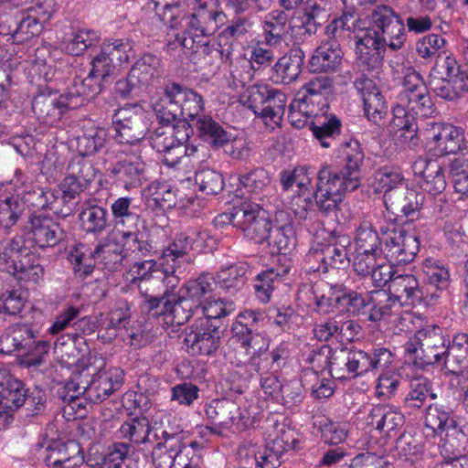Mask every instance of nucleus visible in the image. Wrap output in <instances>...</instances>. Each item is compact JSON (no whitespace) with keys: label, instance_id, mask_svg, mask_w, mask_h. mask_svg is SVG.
I'll return each mask as SVG.
<instances>
[{"label":"nucleus","instance_id":"f257e3e1","mask_svg":"<svg viewBox=\"0 0 468 468\" xmlns=\"http://www.w3.org/2000/svg\"><path fill=\"white\" fill-rule=\"evenodd\" d=\"M339 154L343 161L341 168L324 166L317 174L315 190L313 194L318 210L325 216L347 208L344 202L346 192H353L360 186L361 168L365 154L357 141L351 140L340 145Z\"/></svg>","mask_w":468,"mask_h":468},{"label":"nucleus","instance_id":"f03ea898","mask_svg":"<svg viewBox=\"0 0 468 468\" xmlns=\"http://www.w3.org/2000/svg\"><path fill=\"white\" fill-rule=\"evenodd\" d=\"M369 21L371 27L356 37L357 65L364 71L378 69L386 48L397 51L406 41L405 24L390 6L377 5L369 15Z\"/></svg>","mask_w":468,"mask_h":468},{"label":"nucleus","instance_id":"7ed1b4c3","mask_svg":"<svg viewBox=\"0 0 468 468\" xmlns=\"http://www.w3.org/2000/svg\"><path fill=\"white\" fill-rule=\"evenodd\" d=\"M153 109L162 123L176 120L196 122L202 115L204 100L194 90L173 82L166 85L163 96L153 102Z\"/></svg>","mask_w":468,"mask_h":468},{"label":"nucleus","instance_id":"20e7f679","mask_svg":"<svg viewBox=\"0 0 468 468\" xmlns=\"http://www.w3.org/2000/svg\"><path fill=\"white\" fill-rule=\"evenodd\" d=\"M448 346V335L439 325H426L419 330L414 339H410L403 346L405 359L420 369L428 366L443 364Z\"/></svg>","mask_w":468,"mask_h":468},{"label":"nucleus","instance_id":"39448f33","mask_svg":"<svg viewBox=\"0 0 468 468\" xmlns=\"http://www.w3.org/2000/svg\"><path fill=\"white\" fill-rule=\"evenodd\" d=\"M148 8L155 11L160 19L164 23L169 24L171 28H177L184 19H188L183 34H177L175 42L167 45L169 49H172L176 44L191 49L194 48L197 42L196 37L211 36V34L205 33V30H202L205 27L204 24L199 21L198 15L194 13L188 17L179 1L152 0L148 4Z\"/></svg>","mask_w":468,"mask_h":468},{"label":"nucleus","instance_id":"423d86ee","mask_svg":"<svg viewBox=\"0 0 468 468\" xmlns=\"http://www.w3.org/2000/svg\"><path fill=\"white\" fill-rule=\"evenodd\" d=\"M176 253H169V250L165 248L160 256V267L150 280L140 286V294L148 301V295H155L164 301L167 298L177 296L174 293V289L178 285L180 278L185 274L187 265L189 264L184 259L177 257Z\"/></svg>","mask_w":468,"mask_h":468},{"label":"nucleus","instance_id":"0eeeda50","mask_svg":"<svg viewBox=\"0 0 468 468\" xmlns=\"http://www.w3.org/2000/svg\"><path fill=\"white\" fill-rule=\"evenodd\" d=\"M85 103V100L72 85L61 95L49 89L39 91L34 97L31 108L39 122L53 125L65 112L78 109Z\"/></svg>","mask_w":468,"mask_h":468},{"label":"nucleus","instance_id":"6e6552de","mask_svg":"<svg viewBox=\"0 0 468 468\" xmlns=\"http://www.w3.org/2000/svg\"><path fill=\"white\" fill-rule=\"evenodd\" d=\"M401 87L397 96V105L406 107L410 112L420 118L432 116L436 110L429 89L420 72L412 67L407 68Z\"/></svg>","mask_w":468,"mask_h":468},{"label":"nucleus","instance_id":"1a4fd4ad","mask_svg":"<svg viewBox=\"0 0 468 468\" xmlns=\"http://www.w3.org/2000/svg\"><path fill=\"white\" fill-rule=\"evenodd\" d=\"M334 91V81L327 76H319L308 80L297 93L290 109L297 108L306 116H318L327 112Z\"/></svg>","mask_w":468,"mask_h":468},{"label":"nucleus","instance_id":"9d476101","mask_svg":"<svg viewBox=\"0 0 468 468\" xmlns=\"http://www.w3.org/2000/svg\"><path fill=\"white\" fill-rule=\"evenodd\" d=\"M380 231L384 236L382 255L388 263L401 265L414 260L420 249L419 239L414 233L394 224L382 226Z\"/></svg>","mask_w":468,"mask_h":468},{"label":"nucleus","instance_id":"9b49d317","mask_svg":"<svg viewBox=\"0 0 468 468\" xmlns=\"http://www.w3.org/2000/svg\"><path fill=\"white\" fill-rule=\"evenodd\" d=\"M150 299L144 301L142 309L148 316H162L166 324L179 326L186 324L198 311L197 304L183 293L161 301L155 295H148Z\"/></svg>","mask_w":468,"mask_h":468},{"label":"nucleus","instance_id":"f8f14e48","mask_svg":"<svg viewBox=\"0 0 468 468\" xmlns=\"http://www.w3.org/2000/svg\"><path fill=\"white\" fill-rule=\"evenodd\" d=\"M423 133L431 150L437 155L457 154L465 148L464 131L461 127L431 121L426 122Z\"/></svg>","mask_w":468,"mask_h":468},{"label":"nucleus","instance_id":"ddd939ff","mask_svg":"<svg viewBox=\"0 0 468 468\" xmlns=\"http://www.w3.org/2000/svg\"><path fill=\"white\" fill-rule=\"evenodd\" d=\"M154 129L150 134V143L158 153L172 149L176 156L164 155L163 163L168 167H175L183 158V144L189 138L188 130L190 124L185 122L182 125L170 126L164 123Z\"/></svg>","mask_w":468,"mask_h":468},{"label":"nucleus","instance_id":"4468645a","mask_svg":"<svg viewBox=\"0 0 468 468\" xmlns=\"http://www.w3.org/2000/svg\"><path fill=\"white\" fill-rule=\"evenodd\" d=\"M239 231L248 240L263 244L271 235L272 221L267 211L256 203H244L242 215L237 218Z\"/></svg>","mask_w":468,"mask_h":468},{"label":"nucleus","instance_id":"2eb2a0df","mask_svg":"<svg viewBox=\"0 0 468 468\" xmlns=\"http://www.w3.org/2000/svg\"><path fill=\"white\" fill-rule=\"evenodd\" d=\"M91 69L84 79L76 78L73 85L79 90L85 101L89 98L99 94L102 90V84L115 74L117 66L111 58L103 54L102 48L95 56L91 62Z\"/></svg>","mask_w":468,"mask_h":468},{"label":"nucleus","instance_id":"dca6fc26","mask_svg":"<svg viewBox=\"0 0 468 468\" xmlns=\"http://www.w3.org/2000/svg\"><path fill=\"white\" fill-rule=\"evenodd\" d=\"M114 139L119 144H134L144 138L147 124L141 113L132 108H121L112 116Z\"/></svg>","mask_w":468,"mask_h":468},{"label":"nucleus","instance_id":"f3484780","mask_svg":"<svg viewBox=\"0 0 468 468\" xmlns=\"http://www.w3.org/2000/svg\"><path fill=\"white\" fill-rule=\"evenodd\" d=\"M104 168L108 176L126 190L139 187L146 181V165L139 156L118 159L114 163L105 164Z\"/></svg>","mask_w":468,"mask_h":468},{"label":"nucleus","instance_id":"a211bd4d","mask_svg":"<svg viewBox=\"0 0 468 468\" xmlns=\"http://www.w3.org/2000/svg\"><path fill=\"white\" fill-rule=\"evenodd\" d=\"M269 340L264 336H256L252 344L239 346L235 349L232 363L236 367H250V369L262 375L272 372L268 356Z\"/></svg>","mask_w":468,"mask_h":468},{"label":"nucleus","instance_id":"6ab92c4d","mask_svg":"<svg viewBox=\"0 0 468 468\" xmlns=\"http://www.w3.org/2000/svg\"><path fill=\"white\" fill-rule=\"evenodd\" d=\"M29 239L39 248L54 247L64 239V231L50 216L33 213L26 225Z\"/></svg>","mask_w":468,"mask_h":468},{"label":"nucleus","instance_id":"aec40b11","mask_svg":"<svg viewBox=\"0 0 468 468\" xmlns=\"http://www.w3.org/2000/svg\"><path fill=\"white\" fill-rule=\"evenodd\" d=\"M426 195L407 187H400L386 197V208L395 216L413 220L422 211L424 214Z\"/></svg>","mask_w":468,"mask_h":468},{"label":"nucleus","instance_id":"412c9836","mask_svg":"<svg viewBox=\"0 0 468 468\" xmlns=\"http://www.w3.org/2000/svg\"><path fill=\"white\" fill-rule=\"evenodd\" d=\"M351 378H355L370 371L388 367L392 363L393 355L386 347L373 348L370 353L356 348H348Z\"/></svg>","mask_w":468,"mask_h":468},{"label":"nucleus","instance_id":"4be33fe9","mask_svg":"<svg viewBox=\"0 0 468 468\" xmlns=\"http://www.w3.org/2000/svg\"><path fill=\"white\" fill-rule=\"evenodd\" d=\"M124 372L120 367L100 369L86 384V400L99 403L106 399L123 384Z\"/></svg>","mask_w":468,"mask_h":468},{"label":"nucleus","instance_id":"5701e85b","mask_svg":"<svg viewBox=\"0 0 468 468\" xmlns=\"http://www.w3.org/2000/svg\"><path fill=\"white\" fill-rule=\"evenodd\" d=\"M354 86L363 101L365 115L378 124L388 114V104L378 87L364 75L356 79Z\"/></svg>","mask_w":468,"mask_h":468},{"label":"nucleus","instance_id":"b1692460","mask_svg":"<svg viewBox=\"0 0 468 468\" xmlns=\"http://www.w3.org/2000/svg\"><path fill=\"white\" fill-rule=\"evenodd\" d=\"M216 239L207 229H189L179 233L166 248L169 253H176L177 257L190 263V250H212L216 247Z\"/></svg>","mask_w":468,"mask_h":468},{"label":"nucleus","instance_id":"393cba45","mask_svg":"<svg viewBox=\"0 0 468 468\" xmlns=\"http://www.w3.org/2000/svg\"><path fill=\"white\" fill-rule=\"evenodd\" d=\"M350 244L349 236L333 230L329 235L328 243L322 248L320 252H315L316 259L321 261L325 270L328 267L346 268L349 264L347 248Z\"/></svg>","mask_w":468,"mask_h":468},{"label":"nucleus","instance_id":"a878e982","mask_svg":"<svg viewBox=\"0 0 468 468\" xmlns=\"http://www.w3.org/2000/svg\"><path fill=\"white\" fill-rule=\"evenodd\" d=\"M185 343L193 354L208 356L215 353L220 345L218 326L207 322L194 324L185 337Z\"/></svg>","mask_w":468,"mask_h":468},{"label":"nucleus","instance_id":"bb28decb","mask_svg":"<svg viewBox=\"0 0 468 468\" xmlns=\"http://www.w3.org/2000/svg\"><path fill=\"white\" fill-rule=\"evenodd\" d=\"M388 292L401 305L420 303L428 297L418 279L410 273L396 275L390 281Z\"/></svg>","mask_w":468,"mask_h":468},{"label":"nucleus","instance_id":"cd10ccee","mask_svg":"<svg viewBox=\"0 0 468 468\" xmlns=\"http://www.w3.org/2000/svg\"><path fill=\"white\" fill-rule=\"evenodd\" d=\"M205 415L216 427L229 428L241 419L240 408L229 399H217L205 405Z\"/></svg>","mask_w":468,"mask_h":468},{"label":"nucleus","instance_id":"c85d7f7f","mask_svg":"<svg viewBox=\"0 0 468 468\" xmlns=\"http://www.w3.org/2000/svg\"><path fill=\"white\" fill-rule=\"evenodd\" d=\"M413 169L422 177L421 187L428 195L444 192L447 185L444 169L436 161L420 158L414 163Z\"/></svg>","mask_w":468,"mask_h":468},{"label":"nucleus","instance_id":"c756f323","mask_svg":"<svg viewBox=\"0 0 468 468\" xmlns=\"http://www.w3.org/2000/svg\"><path fill=\"white\" fill-rule=\"evenodd\" d=\"M304 58L305 53L302 48H291L273 67L275 81L283 84L294 82L303 70Z\"/></svg>","mask_w":468,"mask_h":468},{"label":"nucleus","instance_id":"7c9ffc66","mask_svg":"<svg viewBox=\"0 0 468 468\" xmlns=\"http://www.w3.org/2000/svg\"><path fill=\"white\" fill-rule=\"evenodd\" d=\"M33 328L28 324H14L0 335V354L25 353L32 343Z\"/></svg>","mask_w":468,"mask_h":468},{"label":"nucleus","instance_id":"2f4dec72","mask_svg":"<svg viewBox=\"0 0 468 468\" xmlns=\"http://www.w3.org/2000/svg\"><path fill=\"white\" fill-rule=\"evenodd\" d=\"M447 348L445 371L459 376L468 367V333H457L452 340L448 338Z\"/></svg>","mask_w":468,"mask_h":468},{"label":"nucleus","instance_id":"473e14b6","mask_svg":"<svg viewBox=\"0 0 468 468\" xmlns=\"http://www.w3.org/2000/svg\"><path fill=\"white\" fill-rule=\"evenodd\" d=\"M8 271L20 282H38L43 278L44 269L40 258L33 251L14 256L12 261H7Z\"/></svg>","mask_w":468,"mask_h":468},{"label":"nucleus","instance_id":"72a5a7b5","mask_svg":"<svg viewBox=\"0 0 468 468\" xmlns=\"http://www.w3.org/2000/svg\"><path fill=\"white\" fill-rule=\"evenodd\" d=\"M367 423L380 432L389 435L403 426L404 415L389 406L376 405L370 410Z\"/></svg>","mask_w":468,"mask_h":468},{"label":"nucleus","instance_id":"f704fd0d","mask_svg":"<svg viewBox=\"0 0 468 468\" xmlns=\"http://www.w3.org/2000/svg\"><path fill=\"white\" fill-rule=\"evenodd\" d=\"M193 125L198 137L214 148L223 147L230 141L231 134L209 115L197 117Z\"/></svg>","mask_w":468,"mask_h":468},{"label":"nucleus","instance_id":"c9c22d12","mask_svg":"<svg viewBox=\"0 0 468 468\" xmlns=\"http://www.w3.org/2000/svg\"><path fill=\"white\" fill-rule=\"evenodd\" d=\"M310 129L321 146L329 148L335 144V138L341 133V121L335 114L321 113L314 116Z\"/></svg>","mask_w":468,"mask_h":468},{"label":"nucleus","instance_id":"e433bc0d","mask_svg":"<svg viewBox=\"0 0 468 468\" xmlns=\"http://www.w3.org/2000/svg\"><path fill=\"white\" fill-rule=\"evenodd\" d=\"M134 199L130 197H121L113 200L111 212L116 230L131 229L132 226L141 225L142 217L139 208L133 205Z\"/></svg>","mask_w":468,"mask_h":468},{"label":"nucleus","instance_id":"4c0bfd02","mask_svg":"<svg viewBox=\"0 0 468 468\" xmlns=\"http://www.w3.org/2000/svg\"><path fill=\"white\" fill-rule=\"evenodd\" d=\"M249 265L239 262L220 269L214 279L216 285L229 293L240 291L248 281Z\"/></svg>","mask_w":468,"mask_h":468},{"label":"nucleus","instance_id":"58836bf2","mask_svg":"<svg viewBox=\"0 0 468 468\" xmlns=\"http://www.w3.org/2000/svg\"><path fill=\"white\" fill-rule=\"evenodd\" d=\"M269 98L265 101L261 121L266 130L273 131L282 121L287 103V95L280 90L270 88Z\"/></svg>","mask_w":468,"mask_h":468},{"label":"nucleus","instance_id":"ea45409f","mask_svg":"<svg viewBox=\"0 0 468 468\" xmlns=\"http://www.w3.org/2000/svg\"><path fill=\"white\" fill-rule=\"evenodd\" d=\"M299 442L297 431L285 423L276 422L268 432L266 443L269 451L283 454L294 450Z\"/></svg>","mask_w":468,"mask_h":468},{"label":"nucleus","instance_id":"a19ab883","mask_svg":"<svg viewBox=\"0 0 468 468\" xmlns=\"http://www.w3.org/2000/svg\"><path fill=\"white\" fill-rule=\"evenodd\" d=\"M147 192V207L154 211H166L174 208L177 204V192L165 182H152Z\"/></svg>","mask_w":468,"mask_h":468},{"label":"nucleus","instance_id":"79ce46f5","mask_svg":"<svg viewBox=\"0 0 468 468\" xmlns=\"http://www.w3.org/2000/svg\"><path fill=\"white\" fill-rule=\"evenodd\" d=\"M239 182L246 193L260 199L267 197L272 191L271 179L262 167H258L240 175Z\"/></svg>","mask_w":468,"mask_h":468},{"label":"nucleus","instance_id":"37998d69","mask_svg":"<svg viewBox=\"0 0 468 468\" xmlns=\"http://www.w3.org/2000/svg\"><path fill=\"white\" fill-rule=\"evenodd\" d=\"M342 56L340 48L322 41L310 59V67L315 72L335 71L341 64Z\"/></svg>","mask_w":468,"mask_h":468},{"label":"nucleus","instance_id":"c03bdc74","mask_svg":"<svg viewBox=\"0 0 468 468\" xmlns=\"http://www.w3.org/2000/svg\"><path fill=\"white\" fill-rule=\"evenodd\" d=\"M59 186L62 192L60 198L62 205H59V208L55 209L57 210V215L58 217L67 218L76 210L79 204L77 198L84 190H86L88 186L67 175V176L61 181Z\"/></svg>","mask_w":468,"mask_h":468},{"label":"nucleus","instance_id":"a18cd8bd","mask_svg":"<svg viewBox=\"0 0 468 468\" xmlns=\"http://www.w3.org/2000/svg\"><path fill=\"white\" fill-rule=\"evenodd\" d=\"M425 425L438 434L456 427L453 410L441 403L430 405L425 412Z\"/></svg>","mask_w":468,"mask_h":468},{"label":"nucleus","instance_id":"49530a36","mask_svg":"<svg viewBox=\"0 0 468 468\" xmlns=\"http://www.w3.org/2000/svg\"><path fill=\"white\" fill-rule=\"evenodd\" d=\"M25 385L14 378H6L0 382V409L15 410L22 407L26 401Z\"/></svg>","mask_w":468,"mask_h":468},{"label":"nucleus","instance_id":"de8ad7c7","mask_svg":"<svg viewBox=\"0 0 468 468\" xmlns=\"http://www.w3.org/2000/svg\"><path fill=\"white\" fill-rule=\"evenodd\" d=\"M356 19L348 13L334 18L324 28V38L322 40L332 46L340 48L341 44L350 38L356 27Z\"/></svg>","mask_w":468,"mask_h":468},{"label":"nucleus","instance_id":"09e8293b","mask_svg":"<svg viewBox=\"0 0 468 468\" xmlns=\"http://www.w3.org/2000/svg\"><path fill=\"white\" fill-rule=\"evenodd\" d=\"M159 58L152 54H145L131 68L129 73L143 90H146L155 79L160 77Z\"/></svg>","mask_w":468,"mask_h":468},{"label":"nucleus","instance_id":"8fccbe9b","mask_svg":"<svg viewBox=\"0 0 468 468\" xmlns=\"http://www.w3.org/2000/svg\"><path fill=\"white\" fill-rule=\"evenodd\" d=\"M152 431L150 421L144 416L130 418L119 429L121 437L134 444H144L153 441L151 439Z\"/></svg>","mask_w":468,"mask_h":468},{"label":"nucleus","instance_id":"3c124183","mask_svg":"<svg viewBox=\"0 0 468 468\" xmlns=\"http://www.w3.org/2000/svg\"><path fill=\"white\" fill-rule=\"evenodd\" d=\"M393 126L398 128L397 133L399 132V137L402 143H409L410 145L417 144L418 123L416 122V115L410 112L406 107L396 105L393 108Z\"/></svg>","mask_w":468,"mask_h":468},{"label":"nucleus","instance_id":"603ef678","mask_svg":"<svg viewBox=\"0 0 468 468\" xmlns=\"http://www.w3.org/2000/svg\"><path fill=\"white\" fill-rule=\"evenodd\" d=\"M23 203L36 209H49L57 215L55 208H59L58 196L54 190L39 186H31L23 191Z\"/></svg>","mask_w":468,"mask_h":468},{"label":"nucleus","instance_id":"864d4df0","mask_svg":"<svg viewBox=\"0 0 468 468\" xmlns=\"http://www.w3.org/2000/svg\"><path fill=\"white\" fill-rule=\"evenodd\" d=\"M288 15L281 10H274L265 17L263 31L265 44L269 47H277L282 43L287 33Z\"/></svg>","mask_w":468,"mask_h":468},{"label":"nucleus","instance_id":"5fc2aeb1","mask_svg":"<svg viewBox=\"0 0 468 468\" xmlns=\"http://www.w3.org/2000/svg\"><path fill=\"white\" fill-rule=\"evenodd\" d=\"M107 131L99 126H85L77 139V150L81 156L92 155L101 151L106 143Z\"/></svg>","mask_w":468,"mask_h":468},{"label":"nucleus","instance_id":"6e6d98bb","mask_svg":"<svg viewBox=\"0 0 468 468\" xmlns=\"http://www.w3.org/2000/svg\"><path fill=\"white\" fill-rule=\"evenodd\" d=\"M368 305H371L368 320L379 322L389 317L396 306V299L388 291L373 290L368 294Z\"/></svg>","mask_w":468,"mask_h":468},{"label":"nucleus","instance_id":"4d7b16f0","mask_svg":"<svg viewBox=\"0 0 468 468\" xmlns=\"http://www.w3.org/2000/svg\"><path fill=\"white\" fill-rule=\"evenodd\" d=\"M88 206L80 213V227L83 231L90 234H101L108 227V211L106 208L92 205Z\"/></svg>","mask_w":468,"mask_h":468},{"label":"nucleus","instance_id":"13d9d810","mask_svg":"<svg viewBox=\"0 0 468 468\" xmlns=\"http://www.w3.org/2000/svg\"><path fill=\"white\" fill-rule=\"evenodd\" d=\"M90 255L94 261H100L104 264L109 271H116L121 270L123 261L126 259L122 249L110 242V239H105L99 243Z\"/></svg>","mask_w":468,"mask_h":468},{"label":"nucleus","instance_id":"bf43d9fd","mask_svg":"<svg viewBox=\"0 0 468 468\" xmlns=\"http://www.w3.org/2000/svg\"><path fill=\"white\" fill-rule=\"evenodd\" d=\"M350 468H394L388 458V450L384 447L376 448L369 443L367 452L356 455L350 463Z\"/></svg>","mask_w":468,"mask_h":468},{"label":"nucleus","instance_id":"052dcab7","mask_svg":"<svg viewBox=\"0 0 468 468\" xmlns=\"http://www.w3.org/2000/svg\"><path fill=\"white\" fill-rule=\"evenodd\" d=\"M404 177L400 170L393 166H383L374 175L373 187L376 192L384 193V203L388 194L405 187L403 185Z\"/></svg>","mask_w":468,"mask_h":468},{"label":"nucleus","instance_id":"680f3d73","mask_svg":"<svg viewBox=\"0 0 468 468\" xmlns=\"http://www.w3.org/2000/svg\"><path fill=\"white\" fill-rule=\"evenodd\" d=\"M139 227L140 225H135L131 229L124 228L117 230L122 238L121 249L125 258L128 257L129 252L145 256L151 250V245L144 239V234Z\"/></svg>","mask_w":468,"mask_h":468},{"label":"nucleus","instance_id":"e2e57ef3","mask_svg":"<svg viewBox=\"0 0 468 468\" xmlns=\"http://www.w3.org/2000/svg\"><path fill=\"white\" fill-rule=\"evenodd\" d=\"M444 432V438L440 444V452L442 459L455 460L461 459V457H468L465 454L467 439L462 430L456 426Z\"/></svg>","mask_w":468,"mask_h":468},{"label":"nucleus","instance_id":"0e129e2a","mask_svg":"<svg viewBox=\"0 0 468 468\" xmlns=\"http://www.w3.org/2000/svg\"><path fill=\"white\" fill-rule=\"evenodd\" d=\"M216 286L214 276L210 274H201L195 280L186 282L181 289L186 298L193 303H197V308L199 310L200 305L205 300V296L211 293Z\"/></svg>","mask_w":468,"mask_h":468},{"label":"nucleus","instance_id":"69168bd1","mask_svg":"<svg viewBox=\"0 0 468 468\" xmlns=\"http://www.w3.org/2000/svg\"><path fill=\"white\" fill-rule=\"evenodd\" d=\"M100 37L94 30L78 28L62 42L64 50L72 56H80L89 48L96 46Z\"/></svg>","mask_w":468,"mask_h":468},{"label":"nucleus","instance_id":"338daca9","mask_svg":"<svg viewBox=\"0 0 468 468\" xmlns=\"http://www.w3.org/2000/svg\"><path fill=\"white\" fill-rule=\"evenodd\" d=\"M268 248L272 255L287 254L295 246V235L292 226L284 225L276 229L271 226V235L267 240Z\"/></svg>","mask_w":468,"mask_h":468},{"label":"nucleus","instance_id":"774afa93","mask_svg":"<svg viewBox=\"0 0 468 468\" xmlns=\"http://www.w3.org/2000/svg\"><path fill=\"white\" fill-rule=\"evenodd\" d=\"M435 397L431 393V381L423 377L417 376L412 378L409 383V391L404 398V405L409 409H420L425 403L428 396Z\"/></svg>","mask_w":468,"mask_h":468}]
</instances>
